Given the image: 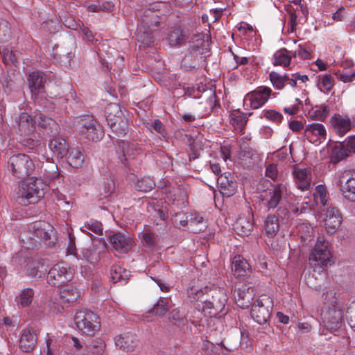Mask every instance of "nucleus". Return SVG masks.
Returning <instances> with one entry per match:
<instances>
[{
	"mask_svg": "<svg viewBox=\"0 0 355 355\" xmlns=\"http://www.w3.org/2000/svg\"><path fill=\"white\" fill-rule=\"evenodd\" d=\"M209 51V36L205 33L193 35L190 39L189 48L181 61V67L186 71L199 68L205 62Z\"/></svg>",
	"mask_w": 355,
	"mask_h": 355,
	"instance_id": "obj_1",
	"label": "nucleus"
},
{
	"mask_svg": "<svg viewBox=\"0 0 355 355\" xmlns=\"http://www.w3.org/2000/svg\"><path fill=\"white\" fill-rule=\"evenodd\" d=\"M205 294L208 295V297L202 300L204 303L202 311L205 314H207L210 317H216L220 313L225 315L227 313L225 311V307L227 297L223 289L206 286L196 291V299L200 300Z\"/></svg>",
	"mask_w": 355,
	"mask_h": 355,
	"instance_id": "obj_2",
	"label": "nucleus"
},
{
	"mask_svg": "<svg viewBox=\"0 0 355 355\" xmlns=\"http://www.w3.org/2000/svg\"><path fill=\"white\" fill-rule=\"evenodd\" d=\"M80 295V291L73 286H68L62 291L59 289L49 290L47 295H50L49 306L51 311L54 313H60L67 304L76 302Z\"/></svg>",
	"mask_w": 355,
	"mask_h": 355,
	"instance_id": "obj_3",
	"label": "nucleus"
},
{
	"mask_svg": "<svg viewBox=\"0 0 355 355\" xmlns=\"http://www.w3.org/2000/svg\"><path fill=\"white\" fill-rule=\"evenodd\" d=\"M76 131L84 136L89 141H97L103 135V131L92 116L76 117L74 121Z\"/></svg>",
	"mask_w": 355,
	"mask_h": 355,
	"instance_id": "obj_4",
	"label": "nucleus"
},
{
	"mask_svg": "<svg viewBox=\"0 0 355 355\" xmlns=\"http://www.w3.org/2000/svg\"><path fill=\"white\" fill-rule=\"evenodd\" d=\"M42 184V180H35L32 178L21 182L18 187L17 192V198L19 204L22 205H28V204L36 203L39 198L44 195L43 188L40 191L38 184Z\"/></svg>",
	"mask_w": 355,
	"mask_h": 355,
	"instance_id": "obj_5",
	"label": "nucleus"
},
{
	"mask_svg": "<svg viewBox=\"0 0 355 355\" xmlns=\"http://www.w3.org/2000/svg\"><path fill=\"white\" fill-rule=\"evenodd\" d=\"M74 322L80 331L89 336H94L100 328L98 317L89 310L78 311L74 316Z\"/></svg>",
	"mask_w": 355,
	"mask_h": 355,
	"instance_id": "obj_6",
	"label": "nucleus"
},
{
	"mask_svg": "<svg viewBox=\"0 0 355 355\" xmlns=\"http://www.w3.org/2000/svg\"><path fill=\"white\" fill-rule=\"evenodd\" d=\"M322 320L326 328L330 331L339 329L343 324V311L336 302L331 304H325L322 313Z\"/></svg>",
	"mask_w": 355,
	"mask_h": 355,
	"instance_id": "obj_7",
	"label": "nucleus"
},
{
	"mask_svg": "<svg viewBox=\"0 0 355 355\" xmlns=\"http://www.w3.org/2000/svg\"><path fill=\"white\" fill-rule=\"evenodd\" d=\"M33 162L25 154H18L10 157L8 161V168L18 178H24L30 175Z\"/></svg>",
	"mask_w": 355,
	"mask_h": 355,
	"instance_id": "obj_8",
	"label": "nucleus"
},
{
	"mask_svg": "<svg viewBox=\"0 0 355 355\" xmlns=\"http://www.w3.org/2000/svg\"><path fill=\"white\" fill-rule=\"evenodd\" d=\"M272 303L267 296L259 298L252 305V318L259 324H266L271 316Z\"/></svg>",
	"mask_w": 355,
	"mask_h": 355,
	"instance_id": "obj_9",
	"label": "nucleus"
},
{
	"mask_svg": "<svg viewBox=\"0 0 355 355\" xmlns=\"http://www.w3.org/2000/svg\"><path fill=\"white\" fill-rule=\"evenodd\" d=\"M331 262V254L327 245L318 242L309 254V263L313 267H326Z\"/></svg>",
	"mask_w": 355,
	"mask_h": 355,
	"instance_id": "obj_10",
	"label": "nucleus"
},
{
	"mask_svg": "<svg viewBox=\"0 0 355 355\" xmlns=\"http://www.w3.org/2000/svg\"><path fill=\"white\" fill-rule=\"evenodd\" d=\"M71 279V274L68 271L64 262L58 263L52 267L46 276L48 284L59 287Z\"/></svg>",
	"mask_w": 355,
	"mask_h": 355,
	"instance_id": "obj_11",
	"label": "nucleus"
},
{
	"mask_svg": "<svg viewBox=\"0 0 355 355\" xmlns=\"http://www.w3.org/2000/svg\"><path fill=\"white\" fill-rule=\"evenodd\" d=\"M286 194V187L282 184H277L265 191L262 200L266 201L268 210L275 209L281 204L284 196Z\"/></svg>",
	"mask_w": 355,
	"mask_h": 355,
	"instance_id": "obj_12",
	"label": "nucleus"
},
{
	"mask_svg": "<svg viewBox=\"0 0 355 355\" xmlns=\"http://www.w3.org/2000/svg\"><path fill=\"white\" fill-rule=\"evenodd\" d=\"M340 189L344 198L355 202V172H345L338 181Z\"/></svg>",
	"mask_w": 355,
	"mask_h": 355,
	"instance_id": "obj_13",
	"label": "nucleus"
},
{
	"mask_svg": "<svg viewBox=\"0 0 355 355\" xmlns=\"http://www.w3.org/2000/svg\"><path fill=\"white\" fill-rule=\"evenodd\" d=\"M343 220L342 214L338 207L330 206L327 209L324 227L329 235L336 232Z\"/></svg>",
	"mask_w": 355,
	"mask_h": 355,
	"instance_id": "obj_14",
	"label": "nucleus"
},
{
	"mask_svg": "<svg viewBox=\"0 0 355 355\" xmlns=\"http://www.w3.org/2000/svg\"><path fill=\"white\" fill-rule=\"evenodd\" d=\"M28 86L32 98L40 102L42 101V94L44 92V77L41 71H33L29 74Z\"/></svg>",
	"mask_w": 355,
	"mask_h": 355,
	"instance_id": "obj_15",
	"label": "nucleus"
},
{
	"mask_svg": "<svg viewBox=\"0 0 355 355\" xmlns=\"http://www.w3.org/2000/svg\"><path fill=\"white\" fill-rule=\"evenodd\" d=\"M272 90L267 87H259L248 94L246 99L250 103L252 109H258L263 105L271 95Z\"/></svg>",
	"mask_w": 355,
	"mask_h": 355,
	"instance_id": "obj_16",
	"label": "nucleus"
},
{
	"mask_svg": "<svg viewBox=\"0 0 355 355\" xmlns=\"http://www.w3.org/2000/svg\"><path fill=\"white\" fill-rule=\"evenodd\" d=\"M234 295L237 305L242 309H245L250 306L254 297V289L244 284L234 291Z\"/></svg>",
	"mask_w": 355,
	"mask_h": 355,
	"instance_id": "obj_17",
	"label": "nucleus"
},
{
	"mask_svg": "<svg viewBox=\"0 0 355 355\" xmlns=\"http://www.w3.org/2000/svg\"><path fill=\"white\" fill-rule=\"evenodd\" d=\"M110 241L113 250L117 253H127L133 243L131 237L119 232L112 235L110 237Z\"/></svg>",
	"mask_w": 355,
	"mask_h": 355,
	"instance_id": "obj_18",
	"label": "nucleus"
},
{
	"mask_svg": "<svg viewBox=\"0 0 355 355\" xmlns=\"http://www.w3.org/2000/svg\"><path fill=\"white\" fill-rule=\"evenodd\" d=\"M137 343V336L131 332L120 334L115 338L116 346L126 352L133 351Z\"/></svg>",
	"mask_w": 355,
	"mask_h": 355,
	"instance_id": "obj_19",
	"label": "nucleus"
},
{
	"mask_svg": "<svg viewBox=\"0 0 355 355\" xmlns=\"http://www.w3.org/2000/svg\"><path fill=\"white\" fill-rule=\"evenodd\" d=\"M139 153V149H137L134 145L128 141L121 140L119 142V159L121 162L126 164V162L135 159V156Z\"/></svg>",
	"mask_w": 355,
	"mask_h": 355,
	"instance_id": "obj_20",
	"label": "nucleus"
},
{
	"mask_svg": "<svg viewBox=\"0 0 355 355\" xmlns=\"http://www.w3.org/2000/svg\"><path fill=\"white\" fill-rule=\"evenodd\" d=\"M152 24L153 21L150 24L148 21H143L137 29V40L144 45L148 46L154 42L153 32L150 28Z\"/></svg>",
	"mask_w": 355,
	"mask_h": 355,
	"instance_id": "obj_21",
	"label": "nucleus"
},
{
	"mask_svg": "<svg viewBox=\"0 0 355 355\" xmlns=\"http://www.w3.org/2000/svg\"><path fill=\"white\" fill-rule=\"evenodd\" d=\"M235 232L241 236H245L251 234L253 230V223L250 216H240L234 224Z\"/></svg>",
	"mask_w": 355,
	"mask_h": 355,
	"instance_id": "obj_22",
	"label": "nucleus"
},
{
	"mask_svg": "<svg viewBox=\"0 0 355 355\" xmlns=\"http://www.w3.org/2000/svg\"><path fill=\"white\" fill-rule=\"evenodd\" d=\"M113 135L111 137H123L128 132V121L125 116L114 119L108 123Z\"/></svg>",
	"mask_w": 355,
	"mask_h": 355,
	"instance_id": "obj_23",
	"label": "nucleus"
},
{
	"mask_svg": "<svg viewBox=\"0 0 355 355\" xmlns=\"http://www.w3.org/2000/svg\"><path fill=\"white\" fill-rule=\"evenodd\" d=\"M49 148L51 151L50 157H63L67 155L68 151L67 144L62 138H54L51 139L49 144Z\"/></svg>",
	"mask_w": 355,
	"mask_h": 355,
	"instance_id": "obj_24",
	"label": "nucleus"
},
{
	"mask_svg": "<svg viewBox=\"0 0 355 355\" xmlns=\"http://www.w3.org/2000/svg\"><path fill=\"white\" fill-rule=\"evenodd\" d=\"M250 264L241 256H235L232 263V270L236 277H241L250 273Z\"/></svg>",
	"mask_w": 355,
	"mask_h": 355,
	"instance_id": "obj_25",
	"label": "nucleus"
},
{
	"mask_svg": "<svg viewBox=\"0 0 355 355\" xmlns=\"http://www.w3.org/2000/svg\"><path fill=\"white\" fill-rule=\"evenodd\" d=\"M331 121L340 136H343L352 128L351 120L347 116L343 117L340 114H335Z\"/></svg>",
	"mask_w": 355,
	"mask_h": 355,
	"instance_id": "obj_26",
	"label": "nucleus"
},
{
	"mask_svg": "<svg viewBox=\"0 0 355 355\" xmlns=\"http://www.w3.org/2000/svg\"><path fill=\"white\" fill-rule=\"evenodd\" d=\"M37 343L35 333L29 329L24 330L19 340V347L24 352L32 351Z\"/></svg>",
	"mask_w": 355,
	"mask_h": 355,
	"instance_id": "obj_27",
	"label": "nucleus"
},
{
	"mask_svg": "<svg viewBox=\"0 0 355 355\" xmlns=\"http://www.w3.org/2000/svg\"><path fill=\"white\" fill-rule=\"evenodd\" d=\"M66 156L67 162L71 167L74 168H79L83 166L85 162V157L78 149H68Z\"/></svg>",
	"mask_w": 355,
	"mask_h": 355,
	"instance_id": "obj_28",
	"label": "nucleus"
},
{
	"mask_svg": "<svg viewBox=\"0 0 355 355\" xmlns=\"http://www.w3.org/2000/svg\"><path fill=\"white\" fill-rule=\"evenodd\" d=\"M309 174V170L305 168H295L293 171L297 187L302 191L306 190L310 187V179L308 178Z\"/></svg>",
	"mask_w": 355,
	"mask_h": 355,
	"instance_id": "obj_29",
	"label": "nucleus"
},
{
	"mask_svg": "<svg viewBox=\"0 0 355 355\" xmlns=\"http://www.w3.org/2000/svg\"><path fill=\"white\" fill-rule=\"evenodd\" d=\"M62 182L59 184L56 179H46V186L49 187L50 190L52 191L51 197L54 199L55 198L60 205H69V202L66 200L67 198L65 196L61 193L58 189V185H61Z\"/></svg>",
	"mask_w": 355,
	"mask_h": 355,
	"instance_id": "obj_30",
	"label": "nucleus"
},
{
	"mask_svg": "<svg viewBox=\"0 0 355 355\" xmlns=\"http://www.w3.org/2000/svg\"><path fill=\"white\" fill-rule=\"evenodd\" d=\"M55 178L59 184L61 183L58 165L54 160V157H50L49 154L46 153V179Z\"/></svg>",
	"mask_w": 355,
	"mask_h": 355,
	"instance_id": "obj_31",
	"label": "nucleus"
},
{
	"mask_svg": "<svg viewBox=\"0 0 355 355\" xmlns=\"http://www.w3.org/2000/svg\"><path fill=\"white\" fill-rule=\"evenodd\" d=\"M230 123L237 130L242 131L245 128L248 118L239 110H233L230 114Z\"/></svg>",
	"mask_w": 355,
	"mask_h": 355,
	"instance_id": "obj_32",
	"label": "nucleus"
},
{
	"mask_svg": "<svg viewBox=\"0 0 355 355\" xmlns=\"http://www.w3.org/2000/svg\"><path fill=\"white\" fill-rule=\"evenodd\" d=\"M187 39L185 33L180 27H174L168 33V40L171 46L182 44Z\"/></svg>",
	"mask_w": 355,
	"mask_h": 355,
	"instance_id": "obj_33",
	"label": "nucleus"
},
{
	"mask_svg": "<svg viewBox=\"0 0 355 355\" xmlns=\"http://www.w3.org/2000/svg\"><path fill=\"white\" fill-rule=\"evenodd\" d=\"M100 259V251L95 246L83 250L81 254H79V258H78V259L85 260L90 263H94L98 261Z\"/></svg>",
	"mask_w": 355,
	"mask_h": 355,
	"instance_id": "obj_34",
	"label": "nucleus"
},
{
	"mask_svg": "<svg viewBox=\"0 0 355 355\" xmlns=\"http://www.w3.org/2000/svg\"><path fill=\"white\" fill-rule=\"evenodd\" d=\"M105 112L107 123L114 121V119L125 116L121 106L116 103L108 104L105 107Z\"/></svg>",
	"mask_w": 355,
	"mask_h": 355,
	"instance_id": "obj_35",
	"label": "nucleus"
},
{
	"mask_svg": "<svg viewBox=\"0 0 355 355\" xmlns=\"http://www.w3.org/2000/svg\"><path fill=\"white\" fill-rule=\"evenodd\" d=\"M58 247L57 232L51 224H48L46 226V248L56 249Z\"/></svg>",
	"mask_w": 355,
	"mask_h": 355,
	"instance_id": "obj_36",
	"label": "nucleus"
},
{
	"mask_svg": "<svg viewBox=\"0 0 355 355\" xmlns=\"http://www.w3.org/2000/svg\"><path fill=\"white\" fill-rule=\"evenodd\" d=\"M279 220L275 215H269L265 220L266 232L269 237H273L279 230Z\"/></svg>",
	"mask_w": 355,
	"mask_h": 355,
	"instance_id": "obj_37",
	"label": "nucleus"
},
{
	"mask_svg": "<svg viewBox=\"0 0 355 355\" xmlns=\"http://www.w3.org/2000/svg\"><path fill=\"white\" fill-rule=\"evenodd\" d=\"M349 154L344 144L340 143L339 146H336L332 148L331 162L334 164L338 163L340 160L347 157Z\"/></svg>",
	"mask_w": 355,
	"mask_h": 355,
	"instance_id": "obj_38",
	"label": "nucleus"
},
{
	"mask_svg": "<svg viewBox=\"0 0 355 355\" xmlns=\"http://www.w3.org/2000/svg\"><path fill=\"white\" fill-rule=\"evenodd\" d=\"M18 128L21 135H28L31 132L32 119L27 113H22L18 121Z\"/></svg>",
	"mask_w": 355,
	"mask_h": 355,
	"instance_id": "obj_39",
	"label": "nucleus"
},
{
	"mask_svg": "<svg viewBox=\"0 0 355 355\" xmlns=\"http://www.w3.org/2000/svg\"><path fill=\"white\" fill-rule=\"evenodd\" d=\"M168 309L169 306L167 300L161 298L147 313L149 315L163 316Z\"/></svg>",
	"mask_w": 355,
	"mask_h": 355,
	"instance_id": "obj_40",
	"label": "nucleus"
},
{
	"mask_svg": "<svg viewBox=\"0 0 355 355\" xmlns=\"http://www.w3.org/2000/svg\"><path fill=\"white\" fill-rule=\"evenodd\" d=\"M155 187V182L150 177H144L139 179L135 183V188L138 191L148 192Z\"/></svg>",
	"mask_w": 355,
	"mask_h": 355,
	"instance_id": "obj_41",
	"label": "nucleus"
},
{
	"mask_svg": "<svg viewBox=\"0 0 355 355\" xmlns=\"http://www.w3.org/2000/svg\"><path fill=\"white\" fill-rule=\"evenodd\" d=\"M305 134L308 137L310 135H312L324 138L326 130L322 124L314 123L306 126Z\"/></svg>",
	"mask_w": 355,
	"mask_h": 355,
	"instance_id": "obj_42",
	"label": "nucleus"
},
{
	"mask_svg": "<svg viewBox=\"0 0 355 355\" xmlns=\"http://www.w3.org/2000/svg\"><path fill=\"white\" fill-rule=\"evenodd\" d=\"M285 51H286V49L281 50L279 51H277L274 55V62L273 64L275 66H283V67H288L291 60V57L287 54L285 53Z\"/></svg>",
	"mask_w": 355,
	"mask_h": 355,
	"instance_id": "obj_43",
	"label": "nucleus"
},
{
	"mask_svg": "<svg viewBox=\"0 0 355 355\" xmlns=\"http://www.w3.org/2000/svg\"><path fill=\"white\" fill-rule=\"evenodd\" d=\"M237 189V182L230 176V181L220 188V192L223 197L229 198L235 194Z\"/></svg>",
	"mask_w": 355,
	"mask_h": 355,
	"instance_id": "obj_44",
	"label": "nucleus"
},
{
	"mask_svg": "<svg viewBox=\"0 0 355 355\" xmlns=\"http://www.w3.org/2000/svg\"><path fill=\"white\" fill-rule=\"evenodd\" d=\"M270 80L274 87L278 89H282L285 85V82L289 80L286 75L282 76L277 72L272 71L270 73Z\"/></svg>",
	"mask_w": 355,
	"mask_h": 355,
	"instance_id": "obj_45",
	"label": "nucleus"
},
{
	"mask_svg": "<svg viewBox=\"0 0 355 355\" xmlns=\"http://www.w3.org/2000/svg\"><path fill=\"white\" fill-rule=\"evenodd\" d=\"M11 37V31L9 23L0 19V42L8 41Z\"/></svg>",
	"mask_w": 355,
	"mask_h": 355,
	"instance_id": "obj_46",
	"label": "nucleus"
},
{
	"mask_svg": "<svg viewBox=\"0 0 355 355\" xmlns=\"http://www.w3.org/2000/svg\"><path fill=\"white\" fill-rule=\"evenodd\" d=\"M43 265L40 262L34 261L28 266V275L34 278H41L42 271L40 268H42Z\"/></svg>",
	"mask_w": 355,
	"mask_h": 355,
	"instance_id": "obj_47",
	"label": "nucleus"
},
{
	"mask_svg": "<svg viewBox=\"0 0 355 355\" xmlns=\"http://www.w3.org/2000/svg\"><path fill=\"white\" fill-rule=\"evenodd\" d=\"M33 292L31 289H26L22 291L19 297L18 303L22 306H26L32 302Z\"/></svg>",
	"mask_w": 355,
	"mask_h": 355,
	"instance_id": "obj_48",
	"label": "nucleus"
},
{
	"mask_svg": "<svg viewBox=\"0 0 355 355\" xmlns=\"http://www.w3.org/2000/svg\"><path fill=\"white\" fill-rule=\"evenodd\" d=\"M315 198H319L320 203L325 206L327 203V191L324 185L320 184L315 187Z\"/></svg>",
	"mask_w": 355,
	"mask_h": 355,
	"instance_id": "obj_49",
	"label": "nucleus"
},
{
	"mask_svg": "<svg viewBox=\"0 0 355 355\" xmlns=\"http://www.w3.org/2000/svg\"><path fill=\"white\" fill-rule=\"evenodd\" d=\"M1 53L3 61L6 64H15L17 63V57L12 50L5 49Z\"/></svg>",
	"mask_w": 355,
	"mask_h": 355,
	"instance_id": "obj_50",
	"label": "nucleus"
},
{
	"mask_svg": "<svg viewBox=\"0 0 355 355\" xmlns=\"http://www.w3.org/2000/svg\"><path fill=\"white\" fill-rule=\"evenodd\" d=\"M346 318L350 327L355 331V301L352 302L348 306L346 311Z\"/></svg>",
	"mask_w": 355,
	"mask_h": 355,
	"instance_id": "obj_51",
	"label": "nucleus"
},
{
	"mask_svg": "<svg viewBox=\"0 0 355 355\" xmlns=\"http://www.w3.org/2000/svg\"><path fill=\"white\" fill-rule=\"evenodd\" d=\"M85 227L96 234L101 235L103 234L102 224L99 221L90 220L85 223Z\"/></svg>",
	"mask_w": 355,
	"mask_h": 355,
	"instance_id": "obj_52",
	"label": "nucleus"
},
{
	"mask_svg": "<svg viewBox=\"0 0 355 355\" xmlns=\"http://www.w3.org/2000/svg\"><path fill=\"white\" fill-rule=\"evenodd\" d=\"M127 271L120 266H112L110 269L111 278L114 282H117L121 279H125L122 273H126Z\"/></svg>",
	"mask_w": 355,
	"mask_h": 355,
	"instance_id": "obj_53",
	"label": "nucleus"
},
{
	"mask_svg": "<svg viewBox=\"0 0 355 355\" xmlns=\"http://www.w3.org/2000/svg\"><path fill=\"white\" fill-rule=\"evenodd\" d=\"M105 347L104 342L102 340H97L92 343L90 350L94 355H102Z\"/></svg>",
	"mask_w": 355,
	"mask_h": 355,
	"instance_id": "obj_54",
	"label": "nucleus"
},
{
	"mask_svg": "<svg viewBox=\"0 0 355 355\" xmlns=\"http://www.w3.org/2000/svg\"><path fill=\"white\" fill-rule=\"evenodd\" d=\"M304 277L305 282L308 285V286L315 290L320 289V285L319 282L317 281L316 278L314 277V273H305Z\"/></svg>",
	"mask_w": 355,
	"mask_h": 355,
	"instance_id": "obj_55",
	"label": "nucleus"
},
{
	"mask_svg": "<svg viewBox=\"0 0 355 355\" xmlns=\"http://www.w3.org/2000/svg\"><path fill=\"white\" fill-rule=\"evenodd\" d=\"M263 116L276 123L280 122L283 118L281 113L272 110L263 111Z\"/></svg>",
	"mask_w": 355,
	"mask_h": 355,
	"instance_id": "obj_56",
	"label": "nucleus"
},
{
	"mask_svg": "<svg viewBox=\"0 0 355 355\" xmlns=\"http://www.w3.org/2000/svg\"><path fill=\"white\" fill-rule=\"evenodd\" d=\"M143 244L148 248H153L155 245V236L152 232L143 234Z\"/></svg>",
	"mask_w": 355,
	"mask_h": 355,
	"instance_id": "obj_57",
	"label": "nucleus"
},
{
	"mask_svg": "<svg viewBox=\"0 0 355 355\" xmlns=\"http://www.w3.org/2000/svg\"><path fill=\"white\" fill-rule=\"evenodd\" d=\"M47 126L49 129L50 136L56 135L60 132V126L58 123L53 119L50 118L48 119V122L46 121V128H47Z\"/></svg>",
	"mask_w": 355,
	"mask_h": 355,
	"instance_id": "obj_58",
	"label": "nucleus"
},
{
	"mask_svg": "<svg viewBox=\"0 0 355 355\" xmlns=\"http://www.w3.org/2000/svg\"><path fill=\"white\" fill-rule=\"evenodd\" d=\"M173 223L176 225L185 226L188 223V217L187 216L186 214L179 212L173 216Z\"/></svg>",
	"mask_w": 355,
	"mask_h": 355,
	"instance_id": "obj_59",
	"label": "nucleus"
},
{
	"mask_svg": "<svg viewBox=\"0 0 355 355\" xmlns=\"http://www.w3.org/2000/svg\"><path fill=\"white\" fill-rule=\"evenodd\" d=\"M329 114L328 106L322 105L318 110L314 112V116L316 119L324 121Z\"/></svg>",
	"mask_w": 355,
	"mask_h": 355,
	"instance_id": "obj_60",
	"label": "nucleus"
},
{
	"mask_svg": "<svg viewBox=\"0 0 355 355\" xmlns=\"http://www.w3.org/2000/svg\"><path fill=\"white\" fill-rule=\"evenodd\" d=\"M168 320L174 323L183 320V315L178 309H173L168 314Z\"/></svg>",
	"mask_w": 355,
	"mask_h": 355,
	"instance_id": "obj_61",
	"label": "nucleus"
},
{
	"mask_svg": "<svg viewBox=\"0 0 355 355\" xmlns=\"http://www.w3.org/2000/svg\"><path fill=\"white\" fill-rule=\"evenodd\" d=\"M31 229L37 237H42L44 235V230L41 221L33 223Z\"/></svg>",
	"mask_w": 355,
	"mask_h": 355,
	"instance_id": "obj_62",
	"label": "nucleus"
},
{
	"mask_svg": "<svg viewBox=\"0 0 355 355\" xmlns=\"http://www.w3.org/2000/svg\"><path fill=\"white\" fill-rule=\"evenodd\" d=\"M278 175L277 166L276 164H271L268 166L266 169V176L275 180Z\"/></svg>",
	"mask_w": 355,
	"mask_h": 355,
	"instance_id": "obj_63",
	"label": "nucleus"
},
{
	"mask_svg": "<svg viewBox=\"0 0 355 355\" xmlns=\"http://www.w3.org/2000/svg\"><path fill=\"white\" fill-rule=\"evenodd\" d=\"M347 148V150L350 153H355V136L349 137L344 142H343Z\"/></svg>",
	"mask_w": 355,
	"mask_h": 355,
	"instance_id": "obj_64",
	"label": "nucleus"
}]
</instances>
